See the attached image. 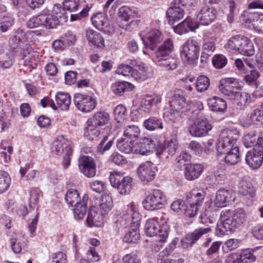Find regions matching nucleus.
Instances as JSON below:
<instances>
[{
  "mask_svg": "<svg viewBox=\"0 0 263 263\" xmlns=\"http://www.w3.org/2000/svg\"><path fill=\"white\" fill-rule=\"evenodd\" d=\"M250 120L253 124H257L263 121V111L260 109H254L251 113Z\"/></svg>",
  "mask_w": 263,
  "mask_h": 263,
  "instance_id": "nucleus-64",
  "label": "nucleus"
},
{
  "mask_svg": "<svg viewBox=\"0 0 263 263\" xmlns=\"http://www.w3.org/2000/svg\"><path fill=\"white\" fill-rule=\"evenodd\" d=\"M238 52L246 55L252 56L254 54V49L253 43L247 37L243 36Z\"/></svg>",
  "mask_w": 263,
  "mask_h": 263,
  "instance_id": "nucleus-35",
  "label": "nucleus"
},
{
  "mask_svg": "<svg viewBox=\"0 0 263 263\" xmlns=\"http://www.w3.org/2000/svg\"><path fill=\"white\" fill-rule=\"evenodd\" d=\"M237 138L238 135L232 130L226 129L222 131L216 145L218 154L226 153L235 147H237Z\"/></svg>",
  "mask_w": 263,
  "mask_h": 263,
  "instance_id": "nucleus-4",
  "label": "nucleus"
},
{
  "mask_svg": "<svg viewBox=\"0 0 263 263\" xmlns=\"http://www.w3.org/2000/svg\"><path fill=\"white\" fill-rule=\"evenodd\" d=\"M145 231L146 235L149 237L158 235L161 241H165L168 234L166 229H160L159 224L154 219H149L146 221Z\"/></svg>",
  "mask_w": 263,
  "mask_h": 263,
  "instance_id": "nucleus-13",
  "label": "nucleus"
},
{
  "mask_svg": "<svg viewBox=\"0 0 263 263\" xmlns=\"http://www.w3.org/2000/svg\"><path fill=\"white\" fill-rule=\"evenodd\" d=\"M143 126L148 130H155L157 129H166L165 126H163L162 120L156 117H151L145 120L143 122Z\"/></svg>",
  "mask_w": 263,
  "mask_h": 263,
  "instance_id": "nucleus-34",
  "label": "nucleus"
},
{
  "mask_svg": "<svg viewBox=\"0 0 263 263\" xmlns=\"http://www.w3.org/2000/svg\"><path fill=\"white\" fill-rule=\"evenodd\" d=\"M237 84L235 79L228 78L220 80L218 88L221 93L231 100L239 90Z\"/></svg>",
  "mask_w": 263,
  "mask_h": 263,
  "instance_id": "nucleus-12",
  "label": "nucleus"
},
{
  "mask_svg": "<svg viewBox=\"0 0 263 263\" xmlns=\"http://www.w3.org/2000/svg\"><path fill=\"white\" fill-rule=\"evenodd\" d=\"M140 133V129L137 126L131 125L125 127L123 135L124 137L131 139L133 141L138 138Z\"/></svg>",
  "mask_w": 263,
  "mask_h": 263,
  "instance_id": "nucleus-46",
  "label": "nucleus"
},
{
  "mask_svg": "<svg viewBox=\"0 0 263 263\" xmlns=\"http://www.w3.org/2000/svg\"><path fill=\"white\" fill-rule=\"evenodd\" d=\"M211 230L209 227L201 228L187 234L181 241L182 247L184 249L191 247L203 235L208 233Z\"/></svg>",
  "mask_w": 263,
  "mask_h": 263,
  "instance_id": "nucleus-17",
  "label": "nucleus"
},
{
  "mask_svg": "<svg viewBox=\"0 0 263 263\" xmlns=\"http://www.w3.org/2000/svg\"><path fill=\"white\" fill-rule=\"evenodd\" d=\"M65 200L70 206L81 201L78 191L74 189H70L67 191L65 195Z\"/></svg>",
  "mask_w": 263,
  "mask_h": 263,
  "instance_id": "nucleus-48",
  "label": "nucleus"
},
{
  "mask_svg": "<svg viewBox=\"0 0 263 263\" xmlns=\"http://www.w3.org/2000/svg\"><path fill=\"white\" fill-rule=\"evenodd\" d=\"M171 110L177 112L181 111L185 112V107L186 103L184 96L180 94H175L170 102Z\"/></svg>",
  "mask_w": 263,
  "mask_h": 263,
  "instance_id": "nucleus-25",
  "label": "nucleus"
},
{
  "mask_svg": "<svg viewBox=\"0 0 263 263\" xmlns=\"http://www.w3.org/2000/svg\"><path fill=\"white\" fill-rule=\"evenodd\" d=\"M174 31L180 34H182L188 32L189 30L194 31L198 28V23L193 20L190 17L186 18L181 23L177 25H174Z\"/></svg>",
  "mask_w": 263,
  "mask_h": 263,
  "instance_id": "nucleus-22",
  "label": "nucleus"
},
{
  "mask_svg": "<svg viewBox=\"0 0 263 263\" xmlns=\"http://www.w3.org/2000/svg\"><path fill=\"white\" fill-rule=\"evenodd\" d=\"M166 201L165 196L159 190H154L147 196L143 202L144 208L147 210H154L161 208Z\"/></svg>",
  "mask_w": 263,
  "mask_h": 263,
  "instance_id": "nucleus-8",
  "label": "nucleus"
},
{
  "mask_svg": "<svg viewBox=\"0 0 263 263\" xmlns=\"http://www.w3.org/2000/svg\"><path fill=\"white\" fill-rule=\"evenodd\" d=\"M79 167L81 172L88 177H92L96 174V164L92 158L83 156L79 159Z\"/></svg>",
  "mask_w": 263,
  "mask_h": 263,
  "instance_id": "nucleus-16",
  "label": "nucleus"
},
{
  "mask_svg": "<svg viewBox=\"0 0 263 263\" xmlns=\"http://www.w3.org/2000/svg\"><path fill=\"white\" fill-rule=\"evenodd\" d=\"M203 166L199 164H190L185 167L184 176L188 180L197 179L203 171Z\"/></svg>",
  "mask_w": 263,
  "mask_h": 263,
  "instance_id": "nucleus-23",
  "label": "nucleus"
},
{
  "mask_svg": "<svg viewBox=\"0 0 263 263\" xmlns=\"http://www.w3.org/2000/svg\"><path fill=\"white\" fill-rule=\"evenodd\" d=\"M209 108L214 111L223 112L227 108L226 102L219 97H214L208 100Z\"/></svg>",
  "mask_w": 263,
  "mask_h": 263,
  "instance_id": "nucleus-32",
  "label": "nucleus"
},
{
  "mask_svg": "<svg viewBox=\"0 0 263 263\" xmlns=\"http://www.w3.org/2000/svg\"><path fill=\"white\" fill-rule=\"evenodd\" d=\"M66 17L64 10L57 7L54 8L53 14H40L30 19L27 25L30 28L43 26L47 28H53L61 22H65Z\"/></svg>",
  "mask_w": 263,
  "mask_h": 263,
  "instance_id": "nucleus-1",
  "label": "nucleus"
},
{
  "mask_svg": "<svg viewBox=\"0 0 263 263\" xmlns=\"http://www.w3.org/2000/svg\"><path fill=\"white\" fill-rule=\"evenodd\" d=\"M88 198V196L85 195L82 200L74 205L73 210L74 217L76 219H82L86 214L87 211V200Z\"/></svg>",
  "mask_w": 263,
  "mask_h": 263,
  "instance_id": "nucleus-30",
  "label": "nucleus"
},
{
  "mask_svg": "<svg viewBox=\"0 0 263 263\" xmlns=\"http://www.w3.org/2000/svg\"><path fill=\"white\" fill-rule=\"evenodd\" d=\"M67 148H71L69 142L63 137L60 136L53 141L51 151L56 155H61L66 152Z\"/></svg>",
  "mask_w": 263,
  "mask_h": 263,
  "instance_id": "nucleus-27",
  "label": "nucleus"
},
{
  "mask_svg": "<svg viewBox=\"0 0 263 263\" xmlns=\"http://www.w3.org/2000/svg\"><path fill=\"white\" fill-rule=\"evenodd\" d=\"M213 66L218 69L223 67L227 63L226 57L222 54L215 55L212 59Z\"/></svg>",
  "mask_w": 263,
  "mask_h": 263,
  "instance_id": "nucleus-63",
  "label": "nucleus"
},
{
  "mask_svg": "<svg viewBox=\"0 0 263 263\" xmlns=\"http://www.w3.org/2000/svg\"><path fill=\"white\" fill-rule=\"evenodd\" d=\"M55 101L58 105L63 110L69 109L71 103L70 97L67 93L59 92L55 96Z\"/></svg>",
  "mask_w": 263,
  "mask_h": 263,
  "instance_id": "nucleus-41",
  "label": "nucleus"
},
{
  "mask_svg": "<svg viewBox=\"0 0 263 263\" xmlns=\"http://www.w3.org/2000/svg\"><path fill=\"white\" fill-rule=\"evenodd\" d=\"M263 138L254 133H248L245 134L243 137V142L244 145L247 147H251L254 145L255 147L258 142L259 139Z\"/></svg>",
  "mask_w": 263,
  "mask_h": 263,
  "instance_id": "nucleus-47",
  "label": "nucleus"
},
{
  "mask_svg": "<svg viewBox=\"0 0 263 263\" xmlns=\"http://www.w3.org/2000/svg\"><path fill=\"white\" fill-rule=\"evenodd\" d=\"M156 167L151 162H146L141 164L137 170V173L140 179L144 182L152 181L155 177V170Z\"/></svg>",
  "mask_w": 263,
  "mask_h": 263,
  "instance_id": "nucleus-15",
  "label": "nucleus"
},
{
  "mask_svg": "<svg viewBox=\"0 0 263 263\" xmlns=\"http://www.w3.org/2000/svg\"><path fill=\"white\" fill-rule=\"evenodd\" d=\"M231 100L236 108L240 110L250 102L251 97L248 93L241 92L239 89Z\"/></svg>",
  "mask_w": 263,
  "mask_h": 263,
  "instance_id": "nucleus-24",
  "label": "nucleus"
},
{
  "mask_svg": "<svg viewBox=\"0 0 263 263\" xmlns=\"http://www.w3.org/2000/svg\"><path fill=\"white\" fill-rule=\"evenodd\" d=\"M217 11L212 7L204 5L198 14L199 23L202 25H208L213 22L216 17Z\"/></svg>",
  "mask_w": 263,
  "mask_h": 263,
  "instance_id": "nucleus-18",
  "label": "nucleus"
},
{
  "mask_svg": "<svg viewBox=\"0 0 263 263\" xmlns=\"http://www.w3.org/2000/svg\"><path fill=\"white\" fill-rule=\"evenodd\" d=\"M10 178L7 173L0 171V194L6 191L10 184Z\"/></svg>",
  "mask_w": 263,
  "mask_h": 263,
  "instance_id": "nucleus-57",
  "label": "nucleus"
},
{
  "mask_svg": "<svg viewBox=\"0 0 263 263\" xmlns=\"http://www.w3.org/2000/svg\"><path fill=\"white\" fill-rule=\"evenodd\" d=\"M205 194L203 192L194 193H189L186 196V199L189 204L193 206L196 205L197 208L200 205L204 199Z\"/></svg>",
  "mask_w": 263,
  "mask_h": 263,
  "instance_id": "nucleus-42",
  "label": "nucleus"
},
{
  "mask_svg": "<svg viewBox=\"0 0 263 263\" xmlns=\"http://www.w3.org/2000/svg\"><path fill=\"white\" fill-rule=\"evenodd\" d=\"M130 77L137 81H143L147 78L146 69L143 66L139 65L132 70Z\"/></svg>",
  "mask_w": 263,
  "mask_h": 263,
  "instance_id": "nucleus-51",
  "label": "nucleus"
},
{
  "mask_svg": "<svg viewBox=\"0 0 263 263\" xmlns=\"http://www.w3.org/2000/svg\"><path fill=\"white\" fill-rule=\"evenodd\" d=\"M228 219H232V215H231V212L230 210L222 211L220 214V223L217 224L216 228V233L218 235H225L228 232H229V230H226L224 226V222Z\"/></svg>",
  "mask_w": 263,
  "mask_h": 263,
  "instance_id": "nucleus-39",
  "label": "nucleus"
},
{
  "mask_svg": "<svg viewBox=\"0 0 263 263\" xmlns=\"http://www.w3.org/2000/svg\"><path fill=\"white\" fill-rule=\"evenodd\" d=\"M153 145L152 140L151 139L144 138L141 141L134 145V153L147 155L150 153Z\"/></svg>",
  "mask_w": 263,
  "mask_h": 263,
  "instance_id": "nucleus-26",
  "label": "nucleus"
},
{
  "mask_svg": "<svg viewBox=\"0 0 263 263\" xmlns=\"http://www.w3.org/2000/svg\"><path fill=\"white\" fill-rule=\"evenodd\" d=\"M245 159L247 164L252 169L260 167L263 161V138L259 139L258 144L247 153Z\"/></svg>",
  "mask_w": 263,
  "mask_h": 263,
  "instance_id": "nucleus-7",
  "label": "nucleus"
},
{
  "mask_svg": "<svg viewBox=\"0 0 263 263\" xmlns=\"http://www.w3.org/2000/svg\"><path fill=\"white\" fill-rule=\"evenodd\" d=\"M246 23L252 24L255 30L263 33V14H252L246 19Z\"/></svg>",
  "mask_w": 263,
  "mask_h": 263,
  "instance_id": "nucleus-33",
  "label": "nucleus"
},
{
  "mask_svg": "<svg viewBox=\"0 0 263 263\" xmlns=\"http://www.w3.org/2000/svg\"><path fill=\"white\" fill-rule=\"evenodd\" d=\"M117 146L120 151L125 154L134 153V145L132 140L128 141L122 138H120L117 141Z\"/></svg>",
  "mask_w": 263,
  "mask_h": 263,
  "instance_id": "nucleus-44",
  "label": "nucleus"
},
{
  "mask_svg": "<svg viewBox=\"0 0 263 263\" xmlns=\"http://www.w3.org/2000/svg\"><path fill=\"white\" fill-rule=\"evenodd\" d=\"M113 144L114 139L109 138L107 135L104 136L98 145V152L101 154H103L111 148Z\"/></svg>",
  "mask_w": 263,
  "mask_h": 263,
  "instance_id": "nucleus-45",
  "label": "nucleus"
},
{
  "mask_svg": "<svg viewBox=\"0 0 263 263\" xmlns=\"http://www.w3.org/2000/svg\"><path fill=\"white\" fill-rule=\"evenodd\" d=\"M140 238L139 231L138 227L131 228L125 235L123 240L125 242L135 243Z\"/></svg>",
  "mask_w": 263,
  "mask_h": 263,
  "instance_id": "nucleus-54",
  "label": "nucleus"
},
{
  "mask_svg": "<svg viewBox=\"0 0 263 263\" xmlns=\"http://www.w3.org/2000/svg\"><path fill=\"white\" fill-rule=\"evenodd\" d=\"M238 192L242 196L253 197L255 195V189L251 183L242 181L239 183Z\"/></svg>",
  "mask_w": 263,
  "mask_h": 263,
  "instance_id": "nucleus-43",
  "label": "nucleus"
},
{
  "mask_svg": "<svg viewBox=\"0 0 263 263\" xmlns=\"http://www.w3.org/2000/svg\"><path fill=\"white\" fill-rule=\"evenodd\" d=\"M101 214L98 213L94 209H90L88 212L87 223L90 227H100L103 223V217Z\"/></svg>",
  "mask_w": 263,
  "mask_h": 263,
  "instance_id": "nucleus-36",
  "label": "nucleus"
},
{
  "mask_svg": "<svg viewBox=\"0 0 263 263\" xmlns=\"http://www.w3.org/2000/svg\"><path fill=\"white\" fill-rule=\"evenodd\" d=\"M247 219V214L246 211L241 208L235 209L232 214V219H228L224 222L226 230L229 232H234L236 229L243 224Z\"/></svg>",
  "mask_w": 263,
  "mask_h": 263,
  "instance_id": "nucleus-9",
  "label": "nucleus"
},
{
  "mask_svg": "<svg viewBox=\"0 0 263 263\" xmlns=\"http://www.w3.org/2000/svg\"><path fill=\"white\" fill-rule=\"evenodd\" d=\"M128 210L131 216V221L133 226L134 227H138L140 225L141 216L139 213L136 211V206L134 203H130Z\"/></svg>",
  "mask_w": 263,
  "mask_h": 263,
  "instance_id": "nucleus-53",
  "label": "nucleus"
},
{
  "mask_svg": "<svg viewBox=\"0 0 263 263\" xmlns=\"http://www.w3.org/2000/svg\"><path fill=\"white\" fill-rule=\"evenodd\" d=\"M210 85V80L205 76H199L196 81V88L198 92H203L208 89Z\"/></svg>",
  "mask_w": 263,
  "mask_h": 263,
  "instance_id": "nucleus-52",
  "label": "nucleus"
},
{
  "mask_svg": "<svg viewBox=\"0 0 263 263\" xmlns=\"http://www.w3.org/2000/svg\"><path fill=\"white\" fill-rule=\"evenodd\" d=\"M222 154L226 155L224 161L228 165H235L240 160L238 146L235 147L233 149L230 150V152L223 153Z\"/></svg>",
  "mask_w": 263,
  "mask_h": 263,
  "instance_id": "nucleus-38",
  "label": "nucleus"
},
{
  "mask_svg": "<svg viewBox=\"0 0 263 263\" xmlns=\"http://www.w3.org/2000/svg\"><path fill=\"white\" fill-rule=\"evenodd\" d=\"M86 35L89 43L99 48H103L104 46V39L100 33L92 29H88Z\"/></svg>",
  "mask_w": 263,
  "mask_h": 263,
  "instance_id": "nucleus-31",
  "label": "nucleus"
},
{
  "mask_svg": "<svg viewBox=\"0 0 263 263\" xmlns=\"http://www.w3.org/2000/svg\"><path fill=\"white\" fill-rule=\"evenodd\" d=\"M112 207V200L111 196L109 195H103L102 196L100 208L102 215L105 216L109 211H110Z\"/></svg>",
  "mask_w": 263,
  "mask_h": 263,
  "instance_id": "nucleus-40",
  "label": "nucleus"
},
{
  "mask_svg": "<svg viewBox=\"0 0 263 263\" xmlns=\"http://www.w3.org/2000/svg\"><path fill=\"white\" fill-rule=\"evenodd\" d=\"M134 12L129 7L123 6L121 7L119 10V15L122 20L127 22L130 20V23L133 22Z\"/></svg>",
  "mask_w": 263,
  "mask_h": 263,
  "instance_id": "nucleus-55",
  "label": "nucleus"
},
{
  "mask_svg": "<svg viewBox=\"0 0 263 263\" xmlns=\"http://www.w3.org/2000/svg\"><path fill=\"white\" fill-rule=\"evenodd\" d=\"M114 114L115 119L118 123H123L126 118V109L122 105L117 106L114 109Z\"/></svg>",
  "mask_w": 263,
  "mask_h": 263,
  "instance_id": "nucleus-49",
  "label": "nucleus"
},
{
  "mask_svg": "<svg viewBox=\"0 0 263 263\" xmlns=\"http://www.w3.org/2000/svg\"><path fill=\"white\" fill-rule=\"evenodd\" d=\"M24 31L20 29L16 30L14 35L9 40V52L13 55H17L24 43Z\"/></svg>",
  "mask_w": 263,
  "mask_h": 263,
  "instance_id": "nucleus-20",
  "label": "nucleus"
},
{
  "mask_svg": "<svg viewBox=\"0 0 263 263\" xmlns=\"http://www.w3.org/2000/svg\"><path fill=\"white\" fill-rule=\"evenodd\" d=\"M211 129L207 120L198 119L189 127V132L192 136L201 137L206 136Z\"/></svg>",
  "mask_w": 263,
  "mask_h": 263,
  "instance_id": "nucleus-11",
  "label": "nucleus"
},
{
  "mask_svg": "<svg viewBox=\"0 0 263 263\" xmlns=\"http://www.w3.org/2000/svg\"><path fill=\"white\" fill-rule=\"evenodd\" d=\"M173 49V41L168 39L155 52V60L167 70L175 69L178 66V59L171 54Z\"/></svg>",
  "mask_w": 263,
  "mask_h": 263,
  "instance_id": "nucleus-2",
  "label": "nucleus"
},
{
  "mask_svg": "<svg viewBox=\"0 0 263 263\" xmlns=\"http://www.w3.org/2000/svg\"><path fill=\"white\" fill-rule=\"evenodd\" d=\"M129 83L126 82H118L112 84L111 89L116 95L121 96L126 90Z\"/></svg>",
  "mask_w": 263,
  "mask_h": 263,
  "instance_id": "nucleus-59",
  "label": "nucleus"
},
{
  "mask_svg": "<svg viewBox=\"0 0 263 263\" xmlns=\"http://www.w3.org/2000/svg\"><path fill=\"white\" fill-rule=\"evenodd\" d=\"M189 0H173L171 6L166 12V15L168 18V23L174 26L175 23L181 19L184 14V10L180 6L187 5Z\"/></svg>",
  "mask_w": 263,
  "mask_h": 263,
  "instance_id": "nucleus-10",
  "label": "nucleus"
},
{
  "mask_svg": "<svg viewBox=\"0 0 263 263\" xmlns=\"http://www.w3.org/2000/svg\"><path fill=\"white\" fill-rule=\"evenodd\" d=\"M234 193L232 190L220 189L216 193L214 199V205L217 208H222L227 205V203L232 199Z\"/></svg>",
  "mask_w": 263,
  "mask_h": 263,
  "instance_id": "nucleus-21",
  "label": "nucleus"
},
{
  "mask_svg": "<svg viewBox=\"0 0 263 263\" xmlns=\"http://www.w3.org/2000/svg\"><path fill=\"white\" fill-rule=\"evenodd\" d=\"M253 252V250L246 249L240 253L242 263H252L256 260V256L254 255Z\"/></svg>",
  "mask_w": 263,
  "mask_h": 263,
  "instance_id": "nucleus-58",
  "label": "nucleus"
},
{
  "mask_svg": "<svg viewBox=\"0 0 263 263\" xmlns=\"http://www.w3.org/2000/svg\"><path fill=\"white\" fill-rule=\"evenodd\" d=\"M109 120V115L108 113L102 111L96 112L87 122V126L85 129V136L90 137L92 139H93V136L98 137L100 135V132L97 127L106 124Z\"/></svg>",
  "mask_w": 263,
  "mask_h": 263,
  "instance_id": "nucleus-3",
  "label": "nucleus"
},
{
  "mask_svg": "<svg viewBox=\"0 0 263 263\" xmlns=\"http://www.w3.org/2000/svg\"><path fill=\"white\" fill-rule=\"evenodd\" d=\"M161 101V97L159 96L146 95L141 99L140 107L144 112H148L153 105L160 103Z\"/></svg>",
  "mask_w": 263,
  "mask_h": 263,
  "instance_id": "nucleus-28",
  "label": "nucleus"
},
{
  "mask_svg": "<svg viewBox=\"0 0 263 263\" xmlns=\"http://www.w3.org/2000/svg\"><path fill=\"white\" fill-rule=\"evenodd\" d=\"M109 181L111 185L117 188L119 193L122 195L129 194L133 187V179L129 176L123 177L119 172L110 173Z\"/></svg>",
  "mask_w": 263,
  "mask_h": 263,
  "instance_id": "nucleus-5",
  "label": "nucleus"
},
{
  "mask_svg": "<svg viewBox=\"0 0 263 263\" xmlns=\"http://www.w3.org/2000/svg\"><path fill=\"white\" fill-rule=\"evenodd\" d=\"M260 74L256 70H252L245 77V81L247 83L252 84L255 87H257V83L256 81L259 77Z\"/></svg>",
  "mask_w": 263,
  "mask_h": 263,
  "instance_id": "nucleus-62",
  "label": "nucleus"
},
{
  "mask_svg": "<svg viewBox=\"0 0 263 263\" xmlns=\"http://www.w3.org/2000/svg\"><path fill=\"white\" fill-rule=\"evenodd\" d=\"M73 101L78 109L83 112H89L96 107V101L91 97L77 93Z\"/></svg>",
  "mask_w": 263,
  "mask_h": 263,
  "instance_id": "nucleus-14",
  "label": "nucleus"
},
{
  "mask_svg": "<svg viewBox=\"0 0 263 263\" xmlns=\"http://www.w3.org/2000/svg\"><path fill=\"white\" fill-rule=\"evenodd\" d=\"M242 37L243 36L239 35L232 36L228 42V47L230 49L238 51Z\"/></svg>",
  "mask_w": 263,
  "mask_h": 263,
  "instance_id": "nucleus-61",
  "label": "nucleus"
},
{
  "mask_svg": "<svg viewBox=\"0 0 263 263\" xmlns=\"http://www.w3.org/2000/svg\"><path fill=\"white\" fill-rule=\"evenodd\" d=\"M91 22L94 26L99 30L102 28L105 23H108V19L103 13H97L91 17Z\"/></svg>",
  "mask_w": 263,
  "mask_h": 263,
  "instance_id": "nucleus-50",
  "label": "nucleus"
},
{
  "mask_svg": "<svg viewBox=\"0 0 263 263\" xmlns=\"http://www.w3.org/2000/svg\"><path fill=\"white\" fill-rule=\"evenodd\" d=\"M13 54L9 53H2L0 56V64L4 68H10L13 63Z\"/></svg>",
  "mask_w": 263,
  "mask_h": 263,
  "instance_id": "nucleus-56",
  "label": "nucleus"
},
{
  "mask_svg": "<svg viewBox=\"0 0 263 263\" xmlns=\"http://www.w3.org/2000/svg\"><path fill=\"white\" fill-rule=\"evenodd\" d=\"M165 145H167L166 147H165L162 144L158 145V147L156 149V155L157 156L161 155L164 151H166L169 155H174L178 148V145L176 142L172 140L168 141L165 143Z\"/></svg>",
  "mask_w": 263,
  "mask_h": 263,
  "instance_id": "nucleus-37",
  "label": "nucleus"
},
{
  "mask_svg": "<svg viewBox=\"0 0 263 263\" xmlns=\"http://www.w3.org/2000/svg\"><path fill=\"white\" fill-rule=\"evenodd\" d=\"M200 46L197 41L188 40L180 48V57L188 64H193L198 59Z\"/></svg>",
  "mask_w": 263,
  "mask_h": 263,
  "instance_id": "nucleus-6",
  "label": "nucleus"
},
{
  "mask_svg": "<svg viewBox=\"0 0 263 263\" xmlns=\"http://www.w3.org/2000/svg\"><path fill=\"white\" fill-rule=\"evenodd\" d=\"M163 40L161 32L157 29L151 30L143 41L146 49L154 50Z\"/></svg>",
  "mask_w": 263,
  "mask_h": 263,
  "instance_id": "nucleus-19",
  "label": "nucleus"
},
{
  "mask_svg": "<svg viewBox=\"0 0 263 263\" xmlns=\"http://www.w3.org/2000/svg\"><path fill=\"white\" fill-rule=\"evenodd\" d=\"M14 19L11 16H4L0 21V31H7L12 27Z\"/></svg>",
  "mask_w": 263,
  "mask_h": 263,
  "instance_id": "nucleus-60",
  "label": "nucleus"
},
{
  "mask_svg": "<svg viewBox=\"0 0 263 263\" xmlns=\"http://www.w3.org/2000/svg\"><path fill=\"white\" fill-rule=\"evenodd\" d=\"M216 40L214 35L205 34L202 39V51L212 54L216 49Z\"/></svg>",
  "mask_w": 263,
  "mask_h": 263,
  "instance_id": "nucleus-29",
  "label": "nucleus"
}]
</instances>
